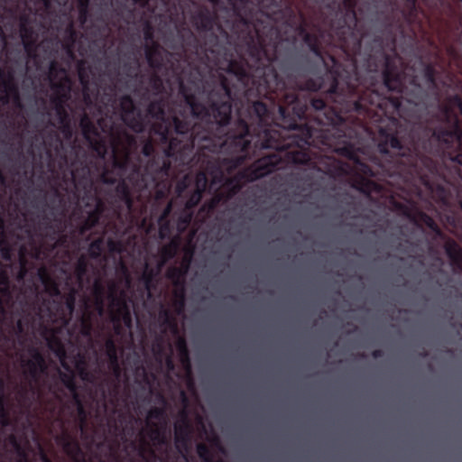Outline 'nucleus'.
<instances>
[{
	"mask_svg": "<svg viewBox=\"0 0 462 462\" xmlns=\"http://www.w3.org/2000/svg\"><path fill=\"white\" fill-rule=\"evenodd\" d=\"M237 120L232 113L220 126L221 116L205 121L195 135L194 148L189 159L181 162L179 153L168 156L180 164L198 166L195 190L203 193L210 178L213 182L223 176L224 168H236L256 150H266L262 157L243 173L247 181H254L270 173L293 166L317 171L332 179H341L351 168L336 158L329 146V133L317 124L319 114L310 106V98L285 94L284 102L240 101Z\"/></svg>",
	"mask_w": 462,
	"mask_h": 462,
	"instance_id": "nucleus-1",
	"label": "nucleus"
},
{
	"mask_svg": "<svg viewBox=\"0 0 462 462\" xmlns=\"http://www.w3.org/2000/svg\"><path fill=\"white\" fill-rule=\"evenodd\" d=\"M237 16L226 21L230 32L218 15L208 6L191 13L189 22L197 31L178 32L188 65L196 64L205 73L226 72L231 88L244 102H284L285 94L300 97V91L317 92L326 87L324 71L309 54L299 53L294 35L283 36L277 24L253 20L257 42L249 49L242 31L236 32ZM219 77L217 78V79Z\"/></svg>",
	"mask_w": 462,
	"mask_h": 462,
	"instance_id": "nucleus-2",
	"label": "nucleus"
},
{
	"mask_svg": "<svg viewBox=\"0 0 462 462\" xmlns=\"http://www.w3.org/2000/svg\"><path fill=\"white\" fill-rule=\"evenodd\" d=\"M178 59L174 57L163 58L161 69H152V73L148 79V86L143 89L142 98L149 100L152 96L164 97L172 91V84L179 87V94L185 101V106L179 109V113L173 116L175 131L177 134H187L193 126V119L210 121L217 118L220 126L226 122L232 113L233 105L238 106L240 99L238 92L231 88L229 79L219 74V79L213 82L208 92V106L199 100L198 95L206 90L205 73L196 64L190 67V75L187 81L180 72L179 66L175 63Z\"/></svg>",
	"mask_w": 462,
	"mask_h": 462,
	"instance_id": "nucleus-3",
	"label": "nucleus"
},
{
	"mask_svg": "<svg viewBox=\"0 0 462 462\" xmlns=\"http://www.w3.org/2000/svg\"><path fill=\"white\" fill-rule=\"evenodd\" d=\"M318 8L315 21L309 22L308 31L315 32V25L327 37L318 42L319 56L315 60L327 72L332 68L330 58L342 60L348 57L349 65L354 68L353 56L361 50V44L371 38V34L360 24L356 12V0H310Z\"/></svg>",
	"mask_w": 462,
	"mask_h": 462,
	"instance_id": "nucleus-4",
	"label": "nucleus"
},
{
	"mask_svg": "<svg viewBox=\"0 0 462 462\" xmlns=\"http://www.w3.org/2000/svg\"><path fill=\"white\" fill-rule=\"evenodd\" d=\"M227 1L232 6L233 13L237 16L234 29L239 32L242 31L244 41L249 49L254 48V42L258 41L255 26L259 23H252L253 20H256L260 25L263 23L277 24L280 28L285 27L290 30L292 34L297 33L313 56H319L318 42L322 37L328 38V35L324 34L318 25H315L316 32H310L306 15L296 10L290 0Z\"/></svg>",
	"mask_w": 462,
	"mask_h": 462,
	"instance_id": "nucleus-5",
	"label": "nucleus"
},
{
	"mask_svg": "<svg viewBox=\"0 0 462 462\" xmlns=\"http://www.w3.org/2000/svg\"><path fill=\"white\" fill-rule=\"evenodd\" d=\"M168 100L165 97H159L151 100L147 106V115L155 119L151 125V133L160 137V141L163 144H167L165 149L166 156H173L179 153L180 161L189 159V155L194 148L196 139L199 137L195 134L200 132V124H204L207 127V123L200 119H193V126L187 134H177L175 131V125L173 116L179 113V109L185 106V101L176 106L171 117L166 116V106Z\"/></svg>",
	"mask_w": 462,
	"mask_h": 462,
	"instance_id": "nucleus-6",
	"label": "nucleus"
},
{
	"mask_svg": "<svg viewBox=\"0 0 462 462\" xmlns=\"http://www.w3.org/2000/svg\"><path fill=\"white\" fill-rule=\"evenodd\" d=\"M79 127L89 149L101 160L106 159L109 146L106 138L101 135L99 129L110 137L114 150H116L123 142H126L128 145L135 143L134 137L117 125L113 116H102L96 125L87 113H83L79 119Z\"/></svg>",
	"mask_w": 462,
	"mask_h": 462,
	"instance_id": "nucleus-7",
	"label": "nucleus"
},
{
	"mask_svg": "<svg viewBox=\"0 0 462 462\" xmlns=\"http://www.w3.org/2000/svg\"><path fill=\"white\" fill-rule=\"evenodd\" d=\"M430 5H440L443 16L440 41L450 63L462 74V0L454 5L445 0H427Z\"/></svg>",
	"mask_w": 462,
	"mask_h": 462,
	"instance_id": "nucleus-8",
	"label": "nucleus"
},
{
	"mask_svg": "<svg viewBox=\"0 0 462 462\" xmlns=\"http://www.w3.org/2000/svg\"><path fill=\"white\" fill-rule=\"evenodd\" d=\"M65 224L61 219L51 223L47 215L42 217L37 227L26 226L25 234L29 238V245H56L67 246L75 242V236L65 233Z\"/></svg>",
	"mask_w": 462,
	"mask_h": 462,
	"instance_id": "nucleus-9",
	"label": "nucleus"
},
{
	"mask_svg": "<svg viewBox=\"0 0 462 462\" xmlns=\"http://www.w3.org/2000/svg\"><path fill=\"white\" fill-rule=\"evenodd\" d=\"M108 92L104 93L103 103L116 106L122 122L132 131L137 134L143 133L145 123L142 111L135 106L130 95H124L116 100L115 88L109 87Z\"/></svg>",
	"mask_w": 462,
	"mask_h": 462,
	"instance_id": "nucleus-10",
	"label": "nucleus"
},
{
	"mask_svg": "<svg viewBox=\"0 0 462 462\" xmlns=\"http://www.w3.org/2000/svg\"><path fill=\"white\" fill-rule=\"evenodd\" d=\"M70 180L75 189L79 193L83 192L84 197L82 199H84V198L88 199L85 206H94L93 210L102 217L106 209V206L104 200L94 192L96 189L90 167L88 164H84L80 168L71 170Z\"/></svg>",
	"mask_w": 462,
	"mask_h": 462,
	"instance_id": "nucleus-11",
	"label": "nucleus"
},
{
	"mask_svg": "<svg viewBox=\"0 0 462 462\" xmlns=\"http://www.w3.org/2000/svg\"><path fill=\"white\" fill-rule=\"evenodd\" d=\"M108 299L110 300V317L114 324L116 334L121 333L122 323L127 328H131L133 326V318L125 291H121L118 295L117 286L113 283L109 287Z\"/></svg>",
	"mask_w": 462,
	"mask_h": 462,
	"instance_id": "nucleus-12",
	"label": "nucleus"
},
{
	"mask_svg": "<svg viewBox=\"0 0 462 462\" xmlns=\"http://www.w3.org/2000/svg\"><path fill=\"white\" fill-rule=\"evenodd\" d=\"M419 64L422 68V76L428 89L435 96L436 100H439L442 88H462V81L456 79L453 75H447L444 79H440V73L437 69L435 63L425 62L420 58Z\"/></svg>",
	"mask_w": 462,
	"mask_h": 462,
	"instance_id": "nucleus-13",
	"label": "nucleus"
},
{
	"mask_svg": "<svg viewBox=\"0 0 462 462\" xmlns=\"http://www.w3.org/2000/svg\"><path fill=\"white\" fill-rule=\"evenodd\" d=\"M420 222L430 228L437 238L444 240V249L454 270L462 273V247L452 238L448 237L440 229L436 221L428 214L420 212L418 214Z\"/></svg>",
	"mask_w": 462,
	"mask_h": 462,
	"instance_id": "nucleus-14",
	"label": "nucleus"
},
{
	"mask_svg": "<svg viewBox=\"0 0 462 462\" xmlns=\"http://www.w3.org/2000/svg\"><path fill=\"white\" fill-rule=\"evenodd\" d=\"M143 32L146 42L144 55L147 64L151 69H161L163 58L174 57L175 54L166 51L154 40V29L150 22L146 21L144 23Z\"/></svg>",
	"mask_w": 462,
	"mask_h": 462,
	"instance_id": "nucleus-15",
	"label": "nucleus"
},
{
	"mask_svg": "<svg viewBox=\"0 0 462 462\" xmlns=\"http://www.w3.org/2000/svg\"><path fill=\"white\" fill-rule=\"evenodd\" d=\"M31 356L29 359H22V365L25 368L23 374L30 383H36L40 377L47 370V364L43 354L34 346L28 349Z\"/></svg>",
	"mask_w": 462,
	"mask_h": 462,
	"instance_id": "nucleus-16",
	"label": "nucleus"
},
{
	"mask_svg": "<svg viewBox=\"0 0 462 462\" xmlns=\"http://www.w3.org/2000/svg\"><path fill=\"white\" fill-rule=\"evenodd\" d=\"M10 102L16 107H22L19 88L13 71H5L0 68V103L5 106Z\"/></svg>",
	"mask_w": 462,
	"mask_h": 462,
	"instance_id": "nucleus-17",
	"label": "nucleus"
},
{
	"mask_svg": "<svg viewBox=\"0 0 462 462\" xmlns=\"http://www.w3.org/2000/svg\"><path fill=\"white\" fill-rule=\"evenodd\" d=\"M155 445L160 447H165V449L162 453V456L160 457L156 454L155 450L150 447L147 446L145 442L142 444L139 448V456L145 461V462H155L156 460H160L161 462H174L171 460L170 454H171V441L166 436L165 431L162 433V435L159 438V439L156 441Z\"/></svg>",
	"mask_w": 462,
	"mask_h": 462,
	"instance_id": "nucleus-18",
	"label": "nucleus"
},
{
	"mask_svg": "<svg viewBox=\"0 0 462 462\" xmlns=\"http://www.w3.org/2000/svg\"><path fill=\"white\" fill-rule=\"evenodd\" d=\"M192 427L187 414L183 413L180 421L175 424V448L179 453L188 452L191 439Z\"/></svg>",
	"mask_w": 462,
	"mask_h": 462,
	"instance_id": "nucleus-19",
	"label": "nucleus"
},
{
	"mask_svg": "<svg viewBox=\"0 0 462 462\" xmlns=\"http://www.w3.org/2000/svg\"><path fill=\"white\" fill-rule=\"evenodd\" d=\"M115 192L118 200L125 205L128 212H131L134 208V198L125 179L118 180Z\"/></svg>",
	"mask_w": 462,
	"mask_h": 462,
	"instance_id": "nucleus-20",
	"label": "nucleus"
},
{
	"mask_svg": "<svg viewBox=\"0 0 462 462\" xmlns=\"http://www.w3.org/2000/svg\"><path fill=\"white\" fill-rule=\"evenodd\" d=\"M105 348L108 357L109 366L113 370L114 374L119 377L121 374V367L119 364L118 348L113 337H108L106 340Z\"/></svg>",
	"mask_w": 462,
	"mask_h": 462,
	"instance_id": "nucleus-21",
	"label": "nucleus"
},
{
	"mask_svg": "<svg viewBox=\"0 0 462 462\" xmlns=\"http://www.w3.org/2000/svg\"><path fill=\"white\" fill-rule=\"evenodd\" d=\"M50 88L52 90L51 95L60 96V97L65 99L71 98V80L68 75H64V77H60L59 79L51 80Z\"/></svg>",
	"mask_w": 462,
	"mask_h": 462,
	"instance_id": "nucleus-22",
	"label": "nucleus"
},
{
	"mask_svg": "<svg viewBox=\"0 0 462 462\" xmlns=\"http://www.w3.org/2000/svg\"><path fill=\"white\" fill-rule=\"evenodd\" d=\"M60 442L64 451L72 459L77 460L79 457L83 456V452L79 441L76 439L71 438L69 434H64L60 438Z\"/></svg>",
	"mask_w": 462,
	"mask_h": 462,
	"instance_id": "nucleus-23",
	"label": "nucleus"
},
{
	"mask_svg": "<svg viewBox=\"0 0 462 462\" xmlns=\"http://www.w3.org/2000/svg\"><path fill=\"white\" fill-rule=\"evenodd\" d=\"M102 217L93 209L88 212V216L80 222L77 227L79 236H85L88 232L92 230L95 226L99 224Z\"/></svg>",
	"mask_w": 462,
	"mask_h": 462,
	"instance_id": "nucleus-24",
	"label": "nucleus"
},
{
	"mask_svg": "<svg viewBox=\"0 0 462 462\" xmlns=\"http://www.w3.org/2000/svg\"><path fill=\"white\" fill-rule=\"evenodd\" d=\"M111 148L113 153V167L122 173L125 172L131 164L129 150L125 148L122 156H118L119 146L116 150H114V146H111Z\"/></svg>",
	"mask_w": 462,
	"mask_h": 462,
	"instance_id": "nucleus-25",
	"label": "nucleus"
},
{
	"mask_svg": "<svg viewBox=\"0 0 462 462\" xmlns=\"http://www.w3.org/2000/svg\"><path fill=\"white\" fill-rule=\"evenodd\" d=\"M20 36L22 42L38 41L39 34L37 31L29 24V19L27 16L21 17Z\"/></svg>",
	"mask_w": 462,
	"mask_h": 462,
	"instance_id": "nucleus-26",
	"label": "nucleus"
},
{
	"mask_svg": "<svg viewBox=\"0 0 462 462\" xmlns=\"http://www.w3.org/2000/svg\"><path fill=\"white\" fill-rule=\"evenodd\" d=\"M79 78L80 84L82 85V95L84 102L88 106L91 105L93 100L97 98L98 95L97 89L91 90L88 84V76L81 70L79 72Z\"/></svg>",
	"mask_w": 462,
	"mask_h": 462,
	"instance_id": "nucleus-27",
	"label": "nucleus"
},
{
	"mask_svg": "<svg viewBox=\"0 0 462 462\" xmlns=\"http://www.w3.org/2000/svg\"><path fill=\"white\" fill-rule=\"evenodd\" d=\"M179 241L176 239L171 240L169 244L162 246L161 249V256H162V263L159 264V269L162 268V266L166 263L167 261L172 259L175 257L177 251L179 249Z\"/></svg>",
	"mask_w": 462,
	"mask_h": 462,
	"instance_id": "nucleus-28",
	"label": "nucleus"
},
{
	"mask_svg": "<svg viewBox=\"0 0 462 462\" xmlns=\"http://www.w3.org/2000/svg\"><path fill=\"white\" fill-rule=\"evenodd\" d=\"M177 350L180 355V359L182 364V365L190 372L191 369V364H190V357H189V352L188 349V346L186 343V340L183 337H180L176 344Z\"/></svg>",
	"mask_w": 462,
	"mask_h": 462,
	"instance_id": "nucleus-29",
	"label": "nucleus"
},
{
	"mask_svg": "<svg viewBox=\"0 0 462 462\" xmlns=\"http://www.w3.org/2000/svg\"><path fill=\"white\" fill-rule=\"evenodd\" d=\"M355 188L366 195L382 189L378 183L364 177L356 181Z\"/></svg>",
	"mask_w": 462,
	"mask_h": 462,
	"instance_id": "nucleus-30",
	"label": "nucleus"
},
{
	"mask_svg": "<svg viewBox=\"0 0 462 462\" xmlns=\"http://www.w3.org/2000/svg\"><path fill=\"white\" fill-rule=\"evenodd\" d=\"M174 311L177 315H182L186 307V292L184 286L180 290L174 292V300L172 301Z\"/></svg>",
	"mask_w": 462,
	"mask_h": 462,
	"instance_id": "nucleus-31",
	"label": "nucleus"
},
{
	"mask_svg": "<svg viewBox=\"0 0 462 462\" xmlns=\"http://www.w3.org/2000/svg\"><path fill=\"white\" fill-rule=\"evenodd\" d=\"M187 274V268L171 267L167 272V277L171 280L176 286H184V277Z\"/></svg>",
	"mask_w": 462,
	"mask_h": 462,
	"instance_id": "nucleus-32",
	"label": "nucleus"
},
{
	"mask_svg": "<svg viewBox=\"0 0 462 462\" xmlns=\"http://www.w3.org/2000/svg\"><path fill=\"white\" fill-rule=\"evenodd\" d=\"M64 75H68L65 68H63L58 61L51 60L49 66V81L51 82V80L59 79L60 77H64Z\"/></svg>",
	"mask_w": 462,
	"mask_h": 462,
	"instance_id": "nucleus-33",
	"label": "nucleus"
},
{
	"mask_svg": "<svg viewBox=\"0 0 462 462\" xmlns=\"http://www.w3.org/2000/svg\"><path fill=\"white\" fill-rule=\"evenodd\" d=\"M105 239L104 236L97 237L93 240L88 246V254L92 259H98L104 249Z\"/></svg>",
	"mask_w": 462,
	"mask_h": 462,
	"instance_id": "nucleus-34",
	"label": "nucleus"
},
{
	"mask_svg": "<svg viewBox=\"0 0 462 462\" xmlns=\"http://www.w3.org/2000/svg\"><path fill=\"white\" fill-rule=\"evenodd\" d=\"M133 2L141 8L154 14L160 6L164 5L163 0H133Z\"/></svg>",
	"mask_w": 462,
	"mask_h": 462,
	"instance_id": "nucleus-35",
	"label": "nucleus"
},
{
	"mask_svg": "<svg viewBox=\"0 0 462 462\" xmlns=\"http://www.w3.org/2000/svg\"><path fill=\"white\" fill-rule=\"evenodd\" d=\"M58 374L60 382L69 391V393L75 392V390L79 389L73 374H67L60 370L58 371Z\"/></svg>",
	"mask_w": 462,
	"mask_h": 462,
	"instance_id": "nucleus-36",
	"label": "nucleus"
},
{
	"mask_svg": "<svg viewBox=\"0 0 462 462\" xmlns=\"http://www.w3.org/2000/svg\"><path fill=\"white\" fill-rule=\"evenodd\" d=\"M79 11V21L81 24H85L89 17L90 0L77 1Z\"/></svg>",
	"mask_w": 462,
	"mask_h": 462,
	"instance_id": "nucleus-37",
	"label": "nucleus"
},
{
	"mask_svg": "<svg viewBox=\"0 0 462 462\" xmlns=\"http://www.w3.org/2000/svg\"><path fill=\"white\" fill-rule=\"evenodd\" d=\"M95 306L99 316H102L105 312L104 308V287L100 284L95 286Z\"/></svg>",
	"mask_w": 462,
	"mask_h": 462,
	"instance_id": "nucleus-38",
	"label": "nucleus"
},
{
	"mask_svg": "<svg viewBox=\"0 0 462 462\" xmlns=\"http://www.w3.org/2000/svg\"><path fill=\"white\" fill-rule=\"evenodd\" d=\"M53 197L58 201V206L57 207L56 206L52 207L53 211H55V212H52V215H55V213L59 214L60 216V217L59 219L62 220V217H65V215L67 213V209H66L65 204H64V197L57 189L54 190ZM57 218H55L54 221Z\"/></svg>",
	"mask_w": 462,
	"mask_h": 462,
	"instance_id": "nucleus-39",
	"label": "nucleus"
},
{
	"mask_svg": "<svg viewBox=\"0 0 462 462\" xmlns=\"http://www.w3.org/2000/svg\"><path fill=\"white\" fill-rule=\"evenodd\" d=\"M161 269L154 270L152 268H149L148 265H145V269L141 276V281L143 282L145 288L150 290L152 285V281L154 277L158 274Z\"/></svg>",
	"mask_w": 462,
	"mask_h": 462,
	"instance_id": "nucleus-40",
	"label": "nucleus"
},
{
	"mask_svg": "<svg viewBox=\"0 0 462 462\" xmlns=\"http://www.w3.org/2000/svg\"><path fill=\"white\" fill-rule=\"evenodd\" d=\"M159 319L162 320V325H165L166 327L171 328L173 330L177 329L176 320L169 310H161V311L159 312Z\"/></svg>",
	"mask_w": 462,
	"mask_h": 462,
	"instance_id": "nucleus-41",
	"label": "nucleus"
},
{
	"mask_svg": "<svg viewBox=\"0 0 462 462\" xmlns=\"http://www.w3.org/2000/svg\"><path fill=\"white\" fill-rule=\"evenodd\" d=\"M88 262L85 256H80L75 266V273L79 280H82L88 273Z\"/></svg>",
	"mask_w": 462,
	"mask_h": 462,
	"instance_id": "nucleus-42",
	"label": "nucleus"
},
{
	"mask_svg": "<svg viewBox=\"0 0 462 462\" xmlns=\"http://www.w3.org/2000/svg\"><path fill=\"white\" fill-rule=\"evenodd\" d=\"M93 333V324L89 316H83L80 319V334L84 337H91Z\"/></svg>",
	"mask_w": 462,
	"mask_h": 462,
	"instance_id": "nucleus-43",
	"label": "nucleus"
},
{
	"mask_svg": "<svg viewBox=\"0 0 462 462\" xmlns=\"http://www.w3.org/2000/svg\"><path fill=\"white\" fill-rule=\"evenodd\" d=\"M202 194L203 193H201V191H197L195 189L190 192L185 202V209L190 210L197 207L202 199Z\"/></svg>",
	"mask_w": 462,
	"mask_h": 462,
	"instance_id": "nucleus-44",
	"label": "nucleus"
},
{
	"mask_svg": "<svg viewBox=\"0 0 462 462\" xmlns=\"http://www.w3.org/2000/svg\"><path fill=\"white\" fill-rule=\"evenodd\" d=\"M77 414L79 419V429L82 434L86 432L87 422H88V412L85 405H79L77 407Z\"/></svg>",
	"mask_w": 462,
	"mask_h": 462,
	"instance_id": "nucleus-45",
	"label": "nucleus"
},
{
	"mask_svg": "<svg viewBox=\"0 0 462 462\" xmlns=\"http://www.w3.org/2000/svg\"><path fill=\"white\" fill-rule=\"evenodd\" d=\"M10 241L5 242L4 240L0 241V254L3 260L6 262H10L14 256V248L11 245Z\"/></svg>",
	"mask_w": 462,
	"mask_h": 462,
	"instance_id": "nucleus-46",
	"label": "nucleus"
},
{
	"mask_svg": "<svg viewBox=\"0 0 462 462\" xmlns=\"http://www.w3.org/2000/svg\"><path fill=\"white\" fill-rule=\"evenodd\" d=\"M197 453L203 462H208L213 457L209 447L205 443H199L197 445Z\"/></svg>",
	"mask_w": 462,
	"mask_h": 462,
	"instance_id": "nucleus-47",
	"label": "nucleus"
},
{
	"mask_svg": "<svg viewBox=\"0 0 462 462\" xmlns=\"http://www.w3.org/2000/svg\"><path fill=\"white\" fill-rule=\"evenodd\" d=\"M65 306L70 317L76 308V291L71 289L70 291L65 295Z\"/></svg>",
	"mask_w": 462,
	"mask_h": 462,
	"instance_id": "nucleus-48",
	"label": "nucleus"
},
{
	"mask_svg": "<svg viewBox=\"0 0 462 462\" xmlns=\"http://www.w3.org/2000/svg\"><path fill=\"white\" fill-rule=\"evenodd\" d=\"M192 219V213L184 210L178 217V230L183 232L190 224Z\"/></svg>",
	"mask_w": 462,
	"mask_h": 462,
	"instance_id": "nucleus-49",
	"label": "nucleus"
},
{
	"mask_svg": "<svg viewBox=\"0 0 462 462\" xmlns=\"http://www.w3.org/2000/svg\"><path fill=\"white\" fill-rule=\"evenodd\" d=\"M23 45V49L31 59L37 58V49H38V41H29V42H22Z\"/></svg>",
	"mask_w": 462,
	"mask_h": 462,
	"instance_id": "nucleus-50",
	"label": "nucleus"
},
{
	"mask_svg": "<svg viewBox=\"0 0 462 462\" xmlns=\"http://www.w3.org/2000/svg\"><path fill=\"white\" fill-rule=\"evenodd\" d=\"M166 417V410L164 407H152L148 411V419L150 420H164Z\"/></svg>",
	"mask_w": 462,
	"mask_h": 462,
	"instance_id": "nucleus-51",
	"label": "nucleus"
},
{
	"mask_svg": "<svg viewBox=\"0 0 462 462\" xmlns=\"http://www.w3.org/2000/svg\"><path fill=\"white\" fill-rule=\"evenodd\" d=\"M99 181L106 185H115L118 180L112 175V172L105 167L103 172L99 176Z\"/></svg>",
	"mask_w": 462,
	"mask_h": 462,
	"instance_id": "nucleus-52",
	"label": "nucleus"
},
{
	"mask_svg": "<svg viewBox=\"0 0 462 462\" xmlns=\"http://www.w3.org/2000/svg\"><path fill=\"white\" fill-rule=\"evenodd\" d=\"M66 32H67V41L69 42L66 48H67L68 52L72 53V51H71L72 46H73V44L76 41V37H77V32H76V30L74 29V26L72 23H70L67 27Z\"/></svg>",
	"mask_w": 462,
	"mask_h": 462,
	"instance_id": "nucleus-53",
	"label": "nucleus"
},
{
	"mask_svg": "<svg viewBox=\"0 0 462 462\" xmlns=\"http://www.w3.org/2000/svg\"><path fill=\"white\" fill-rule=\"evenodd\" d=\"M155 162L154 161H152V162H149V163L147 164L146 166V171H160V172H163L165 174H168V171L170 169V163L163 161L162 162V165H159V163L156 164V166L154 165Z\"/></svg>",
	"mask_w": 462,
	"mask_h": 462,
	"instance_id": "nucleus-54",
	"label": "nucleus"
},
{
	"mask_svg": "<svg viewBox=\"0 0 462 462\" xmlns=\"http://www.w3.org/2000/svg\"><path fill=\"white\" fill-rule=\"evenodd\" d=\"M69 100L70 99H65L57 95H51L50 97V101L54 110L66 107Z\"/></svg>",
	"mask_w": 462,
	"mask_h": 462,
	"instance_id": "nucleus-55",
	"label": "nucleus"
},
{
	"mask_svg": "<svg viewBox=\"0 0 462 462\" xmlns=\"http://www.w3.org/2000/svg\"><path fill=\"white\" fill-rule=\"evenodd\" d=\"M393 208L394 209L401 215L408 217V218H411V208L409 206H407L406 204L404 203H402V202H396L394 201L393 203Z\"/></svg>",
	"mask_w": 462,
	"mask_h": 462,
	"instance_id": "nucleus-56",
	"label": "nucleus"
},
{
	"mask_svg": "<svg viewBox=\"0 0 462 462\" xmlns=\"http://www.w3.org/2000/svg\"><path fill=\"white\" fill-rule=\"evenodd\" d=\"M191 183V178L189 174L185 175L181 180H180L176 184V191L179 195L187 190L189 186Z\"/></svg>",
	"mask_w": 462,
	"mask_h": 462,
	"instance_id": "nucleus-57",
	"label": "nucleus"
},
{
	"mask_svg": "<svg viewBox=\"0 0 462 462\" xmlns=\"http://www.w3.org/2000/svg\"><path fill=\"white\" fill-rule=\"evenodd\" d=\"M57 120L59 124L70 121V116L68 112L67 106L55 110Z\"/></svg>",
	"mask_w": 462,
	"mask_h": 462,
	"instance_id": "nucleus-58",
	"label": "nucleus"
},
{
	"mask_svg": "<svg viewBox=\"0 0 462 462\" xmlns=\"http://www.w3.org/2000/svg\"><path fill=\"white\" fill-rule=\"evenodd\" d=\"M154 145L151 140H147L142 147V153L147 158L152 157L154 153Z\"/></svg>",
	"mask_w": 462,
	"mask_h": 462,
	"instance_id": "nucleus-59",
	"label": "nucleus"
},
{
	"mask_svg": "<svg viewBox=\"0 0 462 462\" xmlns=\"http://www.w3.org/2000/svg\"><path fill=\"white\" fill-rule=\"evenodd\" d=\"M11 332L17 337H20L24 333V325L22 319H18L15 325H12Z\"/></svg>",
	"mask_w": 462,
	"mask_h": 462,
	"instance_id": "nucleus-60",
	"label": "nucleus"
},
{
	"mask_svg": "<svg viewBox=\"0 0 462 462\" xmlns=\"http://www.w3.org/2000/svg\"><path fill=\"white\" fill-rule=\"evenodd\" d=\"M107 247L109 251L113 253H121L123 250L122 243L111 238L107 240Z\"/></svg>",
	"mask_w": 462,
	"mask_h": 462,
	"instance_id": "nucleus-61",
	"label": "nucleus"
},
{
	"mask_svg": "<svg viewBox=\"0 0 462 462\" xmlns=\"http://www.w3.org/2000/svg\"><path fill=\"white\" fill-rule=\"evenodd\" d=\"M60 129L61 133L64 134L66 138H71L72 136V126H71V120L69 122L59 124Z\"/></svg>",
	"mask_w": 462,
	"mask_h": 462,
	"instance_id": "nucleus-62",
	"label": "nucleus"
},
{
	"mask_svg": "<svg viewBox=\"0 0 462 462\" xmlns=\"http://www.w3.org/2000/svg\"><path fill=\"white\" fill-rule=\"evenodd\" d=\"M153 426L154 427L150 430L149 436H150V439L155 444L156 441L159 439V438L162 435L164 430L158 428L155 424H153Z\"/></svg>",
	"mask_w": 462,
	"mask_h": 462,
	"instance_id": "nucleus-63",
	"label": "nucleus"
},
{
	"mask_svg": "<svg viewBox=\"0 0 462 462\" xmlns=\"http://www.w3.org/2000/svg\"><path fill=\"white\" fill-rule=\"evenodd\" d=\"M172 209L171 203H169L165 208L162 210V214L160 215L158 218V222H163V221H169V216L171 215Z\"/></svg>",
	"mask_w": 462,
	"mask_h": 462,
	"instance_id": "nucleus-64",
	"label": "nucleus"
}]
</instances>
